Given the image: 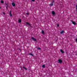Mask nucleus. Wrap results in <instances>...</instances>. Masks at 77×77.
Wrapping results in <instances>:
<instances>
[{
  "instance_id": "24",
  "label": "nucleus",
  "mask_w": 77,
  "mask_h": 77,
  "mask_svg": "<svg viewBox=\"0 0 77 77\" xmlns=\"http://www.w3.org/2000/svg\"><path fill=\"white\" fill-rule=\"evenodd\" d=\"M76 9L77 10V5L76 6Z\"/></svg>"
},
{
  "instance_id": "10",
  "label": "nucleus",
  "mask_w": 77,
  "mask_h": 77,
  "mask_svg": "<svg viewBox=\"0 0 77 77\" xmlns=\"http://www.w3.org/2000/svg\"><path fill=\"white\" fill-rule=\"evenodd\" d=\"M26 24L29 26H30V24L29 22H26Z\"/></svg>"
},
{
  "instance_id": "26",
  "label": "nucleus",
  "mask_w": 77,
  "mask_h": 77,
  "mask_svg": "<svg viewBox=\"0 0 77 77\" xmlns=\"http://www.w3.org/2000/svg\"><path fill=\"white\" fill-rule=\"evenodd\" d=\"M4 14H5V13H4Z\"/></svg>"
},
{
  "instance_id": "11",
  "label": "nucleus",
  "mask_w": 77,
  "mask_h": 77,
  "mask_svg": "<svg viewBox=\"0 0 77 77\" xmlns=\"http://www.w3.org/2000/svg\"><path fill=\"white\" fill-rule=\"evenodd\" d=\"M64 32V31H62L60 32V34H62V33H63V32Z\"/></svg>"
},
{
  "instance_id": "9",
  "label": "nucleus",
  "mask_w": 77,
  "mask_h": 77,
  "mask_svg": "<svg viewBox=\"0 0 77 77\" xmlns=\"http://www.w3.org/2000/svg\"><path fill=\"white\" fill-rule=\"evenodd\" d=\"M52 14L53 15H55V12H54V11H52Z\"/></svg>"
},
{
  "instance_id": "5",
  "label": "nucleus",
  "mask_w": 77,
  "mask_h": 77,
  "mask_svg": "<svg viewBox=\"0 0 77 77\" xmlns=\"http://www.w3.org/2000/svg\"><path fill=\"white\" fill-rule=\"evenodd\" d=\"M58 62L59 63H62V60L60 59H59L58 60Z\"/></svg>"
},
{
  "instance_id": "2",
  "label": "nucleus",
  "mask_w": 77,
  "mask_h": 77,
  "mask_svg": "<svg viewBox=\"0 0 77 77\" xmlns=\"http://www.w3.org/2000/svg\"><path fill=\"white\" fill-rule=\"evenodd\" d=\"M31 39H32L33 41H37V40H36V39L35 38L33 37H32L31 38Z\"/></svg>"
},
{
  "instance_id": "6",
  "label": "nucleus",
  "mask_w": 77,
  "mask_h": 77,
  "mask_svg": "<svg viewBox=\"0 0 77 77\" xmlns=\"http://www.w3.org/2000/svg\"><path fill=\"white\" fill-rule=\"evenodd\" d=\"M12 6H14V7L15 6V3H12Z\"/></svg>"
},
{
  "instance_id": "25",
  "label": "nucleus",
  "mask_w": 77,
  "mask_h": 77,
  "mask_svg": "<svg viewBox=\"0 0 77 77\" xmlns=\"http://www.w3.org/2000/svg\"><path fill=\"white\" fill-rule=\"evenodd\" d=\"M0 9H1V7H0Z\"/></svg>"
},
{
  "instance_id": "15",
  "label": "nucleus",
  "mask_w": 77,
  "mask_h": 77,
  "mask_svg": "<svg viewBox=\"0 0 77 77\" xmlns=\"http://www.w3.org/2000/svg\"><path fill=\"white\" fill-rule=\"evenodd\" d=\"M1 3H2V4H3V3H4V2L3 0H2L1 1Z\"/></svg>"
},
{
  "instance_id": "8",
  "label": "nucleus",
  "mask_w": 77,
  "mask_h": 77,
  "mask_svg": "<svg viewBox=\"0 0 77 77\" xmlns=\"http://www.w3.org/2000/svg\"><path fill=\"white\" fill-rule=\"evenodd\" d=\"M18 21L19 23H21V19H19L18 20Z\"/></svg>"
},
{
  "instance_id": "1",
  "label": "nucleus",
  "mask_w": 77,
  "mask_h": 77,
  "mask_svg": "<svg viewBox=\"0 0 77 77\" xmlns=\"http://www.w3.org/2000/svg\"><path fill=\"white\" fill-rule=\"evenodd\" d=\"M71 22L72 23L74 24V25H75L76 24H77V23L75 22L74 21H73L72 20H71Z\"/></svg>"
},
{
  "instance_id": "19",
  "label": "nucleus",
  "mask_w": 77,
  "mask_h": 77,
  "mask_svg": "<svg viewBox=\"0 0 77 77\" xmlns=\"http://www.w3.org/2000/svg\"><path fill=\"white\" fill-rule=\"evenodd\" d=\"M54 3V1H53L52 3H53H53Z\"/></svg>"
},
{
  "instance_id": "7",
  "label": "nucleus",
  "mask_w": 77,
  "mask_h": 77,
  "mask_svg": "<svg viewBox=\"0 0 77 77\" xmlns=\"http://www.w3.org/2000/svg\"><path fill=\"white\" fill-rule=\"evenodd\" d=\"M60 51L62 53H64V51L63 50L61 49Z\"/></svg>"
},
{
  "instance_id": "16",
  "label": "nucleus",
  "mask_w": 77,
  "mask_h": 77,
  "mask_svg": "<svg viewBox=\"0 0 77 77\" xmlns=\"http://www.w3.org/2000/svg\"><path fill=\"white\" fill-rule=\"evenodd\" d=\"M29 55H31V56H33V55L32 54L30 53L29 54Z\"/></svg>"
},
{
  "instance_id": "12",
  "label": "nucleus",
  "mask_w": 77,
  "mask_h": 77,
  "mask_svg": "<svg viewBox=\"0 0 77 77\" xmlns=\"http://www.w3.org/2000/svg\"><path fill=\"white\" fill-rule=\"evenodd\" d=\"M51 6H53V3H51L49 5Z\"/></svg>"
},
{
  "instance_id": "22",
  "label": "nucleus",
  "mask_w": 77,
  "mask_h": 77,
  "mask_svg": "<svg viewBox=\"0 0 77 77\" xmlns=\"http://www.w3.org/2000/svg\"><path fill=\"white\" fill-rule=\"evenodd\" d=\"M76 42H77V38L76 39Z\"/></svg>"
},
{
  "instance_id": "3",
  "label": "nucleus",
  "mask_w": 77,
  "mask_h": 77,
  "mask_svg": "<svg viewBox=\"0 0 77 77\" xmlns=\"http://www.w3.org/2000/svg\"><path fill=\"white\" fill-rule=\"evenodd\" d=\"M5 7H6V9H8V3H5Z\"/></svg>"
},
{
  "instance_id": "20",
  "label": "nucleus",
  "mask_w": 77,
  "mask_h": 77,
  "mask_svg": "<svg viewBox=\"0 0 77 77\" xmlns=\"http://www.w3.org/2000/svg\"><path fill=\"white\" fill-rule=\"evenodd\" d=\"M32 2H34L35 1V0H31Z\"/></svg>"
},
{
  "instance_id": "17",
  "label": "nucleus",
  "mask_w": 77,
  "mask_h": 77,
  "mask_svg": "<svg viewBox=\"0 0 77 77\" xmlns=\"http://www.w3.org/2000/svg\"><path fill=\"white\" fill-rule=\"evenodd\" d=\"M42 67H43V68H45V65H43L42 66Z\"/></svg>"
},
{
  "instance_id": "13",
  "label": "nucleus",
  "mask_w": 77,
  "mask_h": 77,
  "mask_svg": "<svg viewBox=\"0 0 77 77\" xmlns=\"http://www.w3.org/2000/svg\"><path fill=\"white\" fill-rule=\"evenodd\" d=\"M23 68H24V69H25L26 70H27V68L25 67H23Z\"/></svg>"
},
{
  "instance_id": "4",
  "label": "nucleus",
  "mask_w": 77,
  "mask_h": 77,
  "mask_svg": "<svg viewBox=\"0 0 77 77\" xmlns=\"http://www.w3.org/2000/svg\"><path fill=\"white\" fill-rule=\"evenodd\" d=\"M12 11L11 10L10 11V13H9V15L10 17H12Z\"/></svg>"
},
{
  "instance_id": "23",
  "label": "nucleus",
  "mask_w": 77,
  "mask_h": 77,
  "mask_svg": "<svg viewBox=\"0 0 77 77\" xmlns=\"http://www.w3.org/2000/svg\"><path fill=\"white\" fill-rule=\"evenodd\" d=\"M59 24L57 25V26L59 27Z\"/></svg>"
},
{
  "instance_id": "14",
  "label": "nucleus",
  "mask_w": 77,
  "mask_h": 77,
  "mask_svg": "<svg viewBox=\"0 0 77 77\" xmlns=\"http://www.w3.org/2000/svg\"><path fill=\"white\" fill-rule=\"evenodd\" d=\"M42 34H44V30H42Z\"/></svg>"
},
{
  "instance_id": "18",
  "label": "nucleus",
  "mask_w": 77,
  "mask_h": 77,
  "mask_svg": "<svg viewBox=\"0 0 77 77\" xmlns=\"http://www.w3.org/2000/svg\"><path fill=\"white\" fill-rule=\"evenodd\" d=\"M41 48H38V50H41Z\"/></svg>"
},
{
  "instance_id": "27",
  "label": "nucleus",
  "mask_w": 77,
  "mask_h": 77,
  "mask_svg": "<svg viewBox=\"0 0 77 77\" xmlns=\"http://www.w3.org/2000/svg\"><path fill=\"white\" fill-rule=\"evenodd\" d=\"M76 1H77V0H76Z\"/></svg>"
},
{
  "instance_id": "21",
  "label": "nucleus",
  "mask_w": 77,
  "mask_h": 77,
  "mask_svg": "<svg viewBox=\"0 0 77 77\" xmlns=\"http://www.w3.org/2000/svg\"><path fill=\"white\" fill-rule=\"evenodd\" d=\"M26 14V15H29V13H27Z\"/></svg>"
}]
</instances>
